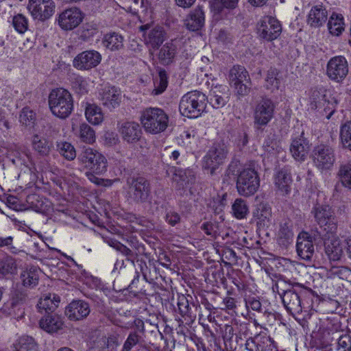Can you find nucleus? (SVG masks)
<instances>
[{
	"mask_svg": "<svg viewBox=\"0 0 351 351\" xmlns=\"http://www.w3.org/2000/svg\"><path fill=\"white\" fill-rule=\"evenodd\" d=\"M125 189L128 200L135 204L147 202L151 195L149 182L139 175L127 177Z\"/></svg>",
	"mask_w": 351,
	"mask_h": 351,
	"instance_id": "f257e3e1",
	"label": "nucleus"
},
{
	"mask_svg": "<svg viewBox=\"0 0 351 351\" xmlns=\"http://www.w3.org/2000/svg\"><path fill=\"white\" fill-rule=\"evenodd\" d=\"M309 108L317 110L322 116L329 119L335 111L337 101L332 97L330 93L324 87H315L311 90L309 95Z\"/></svg>",
	"mask_w": 351,
	"mask_h": 351,
	"instance_id": "f03ea898",
	"label": "nucleus"
},
{
	"mask_svg": "<svg viewBox=\"0 0 351 351\" xmlns=\"http://www.w3.org/2000/svg\"><path fill=\"white\" fill-rule=\"evenodd\" d=\"M49 106L54 116L64 119L73 110V97L66 89H53L49 95Z\"/></svg>",
	"mask_w": 351,
	"mask_h": 351,
	"instance_id": "7ed1b4c3",
	"label": "nucleus"
},
{
	"mask_svg": "<svg viewBox=\"0 0 351 351\" xmlns=\"http://www.w3.org/2000/svg\"><path fill=\"white\" fill-rule=\"evenodd\" d=\"M141 122L146 132L158 134L167 129L169 116L161 108H147L141 112Z\"/></svg>",
	"mask_w": 351,
	"mask_h": 351,
	"instance_id": "20e7f679",
	"label": "nucleus"
},
{
	"mask_svg": "<svg viewBox=\"0 0 351 351\" xmlns=\"http://www.w3.org/2000/svg\"><path fill=\"white\" fill-rule=\"evenodd\" d=\"M77 161L86 169L96 175H102L107 171L108 161L106 157L91 147H84L77 156Z\"/></svg>",
	"mask_w": 351,
	"mask_h": 351,
	"instance_id": "39448f33",
	"label": "nucleus"
},
{
	"mask_svg": "<svg viewBox=\"0 0 351 351\" xmlns=\"http://www.w3.org/2000/svg\"><path fill=\"white\" fill-rule=\"evenodd\" d=\"M206 97L199 91H192L185 94L179 105L180 113L185 117L196 118L206 108Z\"/></svg>",
	"mask_w": 351,
	"mask_h": 351,
	"instance_id": "423d86ee",
	"label": "nucleus"
},
{
	"mask_svg": "<svg viewBox=\"0 0 351 351\" xmlns=\"http://www.w3.org/2000/svg\"><path fill=\"white\" fill-rule=\"evenodd\" d=\"M228 154V149L224 143H214L203 158V169L207 173L213 176L217 169L223 163Z\"/></svg>",
	"mask_w": 351,
	"mask_h": 351,
	"instance_id": "0eeeda50",
	"label": "nucleus"
},
{
	"mask_svg": "<svg viewBox=\"0 0 351 351\" xmlns=\"http://www.w3.org/2000/svg\"><path fill=\"white\" fill-rule=\"evenodd\" d=\"M228 80L238 95L245 96L250 93L251 80L243 66L234 65L229 71Z\"/></svg>",
	"mask_w": 351,
	"mask_h": 351,
	"instance_id": "6e6552de",
	"label": "nucleus"
},
{
	"mask_svg": "<svg viewBox=\"0 0 351 351\" xmlns=\"http://www.w3.org/2000/svg\"><path fill=\"white\" fill-rule=\"evenodd\" d=\"M259 186V178L254 169H245L239 174L237 189L240 195L245 197L251 196L257 191Z\"/></svg>",
	"mask_w": 351,
	"mask_h": 351,
	"instance_id": "1a4fd4ad",
	"label": "nucleus"
},
{
	"mask_svg": "<svg viewBox=\"0 0 351 351\" xmlns=\"http://www.w3.org/2000/svg\"><path fill=\"white\" fill-rule=\"evenodd\" d=\"M256 30L259 38L270 42L281 34L282 25L276 18L266 16L257 23Z\"/></svg>",
	"mask_w": 351,
	"mask_h": 351,
	"instance_id": "9d476101",
	"label": "nucleus"
},
{
	"mask_svg": "<svg viewBox=\"0 0 351 351\" xmlns=\"http://www.w3.org/2000/svg\"><path fill=\"white\" fill-rule=\"evenodd\" d=\"M142 32L145 44L153 49H158L167 38V33L162 27L156 25L152 27L146 23L139 27Z\"/></svg>",
	"mask_w": 351,
	"mask_h": 351,
	"instance_id": "9b49d317",
	"label": "nucleus"
},
{
	"mask_svg": "<svg viewBox=\"0 0 351 351\" xmlns=\"http://www.w3.org/2000/svg\"><path fill=\"white\" fill-rule=\"evenodd\" d=\"M348 71V63L343 56H335L328 62L326 75L334 82H341L346 77Z\"/></svg>",
	"mask_w": 351,
	"mask_h": 351,
	"instance_id": "f8f14e48",
	"label": "nucleus"
},
{
	"mask_svg": "<svg viewBox=\"0 0 351 351\" xmlns=\"http://www.w3.org/2000/svg\"><path fill=\"white\" fill-rule=\"evenodd\" d=\"M82 12L76 7L70 8L60 12L56 19L60 27L65 31L73 30L83 21Z\"/></svg>",
	"mask_w": 351,
	"mask_h": 351,
	"instance_id": "ddd939ff",
	"label": "nucleus"
},
{
	"mask_svg": "<svg viewBox=\"0 0 351 351\" xmlns=\"http://www.w3.org/2000/svg\"><path fill=\"white\" fill-rule=\"evenodd\" d=\"M313 160L320 169H330L335 160V150L328 145L321 144L314 148Z\"/></svg>",
	"mask_w": 351,
	"mask_h": 351,
	"instance_id": "4468645a",
	"label": "nucleus"
},
{
	"mask_svg": "<svg viewBox=\"0 0 351 351\" xmlns=\"http://www.w3.org/2000/svg\"><path fill=\"white\" fill-rule=\"evenodd\" d=\"M55 6L53 0H29L27 8L35 19L45 21L53 15Z\"/></svg>",
	"mask_w": 351,
	"mask_h": 351,
	"instance_id": "2eb2a0df",
	"label": "nucleus"
},
{
	"mask_svg": "<svg viewBox=\"0 0 351 351\" xmlns=\"http://www.w3.org/2000/svg\"><path fill=\"white\" fill-rule=\"evenodd\" d=\"M315 221L320 226L324 227L325 230L332 231L336 228V219L330 206L316 204L312 209Z\"/></svg>",
	"mask_w": 351,
	"mask_h": 351,
	"instance_id": "dca6fc26",
	"label": "nucleus"
},
{
	"mask_svg": "<svg viewBox=\"0 0 351 351\" xmlns=\"http://www.w3.org/2000/svg\"><path fill=\"white\" fill-rule=\"evenodd\" d=\"M274 104L270 99L262 98L254 109V123L261 126L267 125L274 116Z\"/></svg>",
	"mask_w": 351,
	"mask_h": 351,
	"instance_id": "f3484780",
	"label": "nucleus"
},
{
	"mask_svg": "<svg viewBox=\"0 0 351 351\" xmlns=\"http://www.w3.org/2000/svg\"><path fill=\"white\" fill-rule=\"evenodd\" d=\"M275 287L282 300L285 307L290 314L295 315L302 313V307L301 299L298 293L293 289H281L282 292H280L279 291V285L278 283L276 284Z\"/></svg>",
	"mask_w": 351,
	"mask_h": 351,
	"instance_id": "a211bd4d",
	"label": "nucleus"
},
{
	"mask_svg": "<svg viewBox=\"0 0 351 351\" xmlns=\"http://www.w3.org/2000/svg\"><path fill=\"white\" fill-rule=\"evenodd\" d=\"M101 60V54L95 50L84 51L79 53L73 61V66L79 70H90L96 67Z\"/></svg>",
	"mask_w": 351,
	"mask_h": 351,
	"instance_id": "6ab92c4d",
	"label": "nucleus"
},
{
	"mask_svg": "<svg viewBox=\"0 0 351 351\" xmlns=\"http://www.w3.org/2000/svg\"><path fill=\"white\" fill-rule=\"evenodd\" d=\"M89 304L83 300H73L66 308L65 315L71 321H80L90 313Z\"/></svg>",
	"mask_w": 351,
	"mask_h": 351,
	"instance_id": "aec40b11",
	"label": "nucleus"
},
{
	"mask_svg": "<svg viewBox=\"0 0 351 351\" xmlns=\"http://www.w3.org/2000/svg\"><path fill=\"white\" fill-rule=\"evenodd\" d=\"M296 250L298 256L303 260L311 261L315 247L311 237L306 232L300 233L298 237Z\"/></svg>",
	"mask_w": 351,
	"mask_h": 351,
	"instance_id": "412c9836",
	"label": "nucleus"
},
{
	"mask_svg": "<svg viewBox=\"0 0 351 351\" xmlns=\"http://www.w3.org/2000/svg\"><path fill=\"white\" fill-rule=\"evenodd\" d=\"M102 105L110 110L119 106L121 101V94L114 86H106L100 94Z\"/></svg>",
	"mask_w": 351,
	"mask_h": 351,
	"instance_id": "4be33fe9",
	"label": "nucleus"
},
{
	"mask_svg": "<svg viewBox=\"0 0 351 351\" xmlns=\"http://www.w3.org/2000/svg\"><path fill=\"white\" fill-rule=\"evenodd\" d=\"M310 151L309 141L303 136V133L293 139L290 145V152L292 156L298 161H304Z\"/></svg>",
	"mask_w": 351,
	"mask_h": 351,
	"instance_id": "5701e85b",
	"label": "nucleus"
},
{
	"mask_svg": "<svg viewBox=\"0 0 351 351\" xmlns=\"http://www.w3.org/2000/svg\"><path fill=\"white\" fill-rule=\"evenodd\" d=\"M134 323L137 328L131 332L125 341L121 351H130L134 346L142 345L144 342V326L143 322L140 320H135Z\"/></svg>",
	"mask_w": 351,
	"mask_h": 351,
	"instance_id": "b1692460",
	"label": "nucleus"
},
{
	"mask_svg": "<svg viewBox=\"0 0 351 351\" xmlns=\"http://www.w3.org/2000/svg\"><path fill=\"white\" fill-rule=\"evenodd\" d=\"M178 310L182 317V323H192L196 318L197 306L194 304H190L184 295L179 296L178 298Z\"/></svg>",
	"mask_w": 351,
	"mask_h": 351,
	"instance_id": "393cba45",
	"label": "nucleus"
},
{
	"mask_svg": "<svg viewBox=\"0 0 351 351\" xmlns=\"http://www.w3.org/2000/svg\"><path fill=\"white\" fill-rule=\"evenodd\" d=\"M204 12L201 6H197L191 11L184 20L186 27L193 32L201 29L204 27Z\"/></svg>",
	"mask_w": 351,
	"mask_h": 351,
	"instance_id": "a878e982",
	"label": "nucleus"
},
{
	"mask_svg": "<svg viewBox=\"0 0 351 351\" xmlns=\"http://www.w3.org/2000/svg\"><path fill=\"white\" fill-rule=\"evenodd\" d=\"M119 132L123 139L128 143H134L138 141L142 134L139 124L133 121L123 123Z\"/></svg>",
	"mask_w": 351,
	"mask_h": 351,
	"instance_id": "bb28decb",
	"label": "nucleus"
},
{
	"mask_svg": "<svg viewBox=\"0 0 351 351\" xmlns=\"http://www.w3.org/2000/svg\"><path fill=\"white\" fill-rule=\"evenodd\" d=\"M208 99L213 108L217 109L222 108L228 100V87L224 85L213 87L210 91Z\"/></svg>",
	"mask_w": 351,
	"mask_h": 351,
	"instance_id": "cd10ccee",
	"label": "nucleus"
},
{
	"mask_svg": "<svg viewBox=\"0 0 351 351\" xmlns=\"http://www.w3.org/2000/svg\"><path fill=\"white\" fill-rule=\"evenodd\" d=\"M328 19V12L322 5L313 6L308 12L307 23L312 27L322 26Z\"/></svg>",
	"mask_w": 351,
	"mask_h": 351,
	"instance_id": "c85d7f7f",
	"label": "nucleus"
},
{
	"mask_svg": "<svg viewBox=\"0 0 351 351\" xmlns=\"http://www.w3.org/2000/svg\"><path fill=\"white\" fill-rule=\"evenodd\" d=\"M169 172L172 173V180L179 190L184 189L194 180V176L191 170L171 167L169 169Z\"/></svg>",
	"mask_w": 351,
	"mask_h": 351,
	"instance_id": "c756f323",
	"label": "nucleus"
},
{
	"mask_svg": "<svg viewBox=\"0 0 351 351\" xmlns=\"http://www.w3.org/2000/svg\"><path fill=\"white\" fill-rule=\"evenodd\" d=\"M60 302V297L54 293L43 295L37 304V308L40 313H52L58 306Z\"/></svg>",
	"mask_w": 351,
	"mask_h": 351,
	"instance_id": "7c9ffc66",
	"label": "nucleus"
},
{
	"mask_svg": "<svg viewBox=\"0 0 351 351\" xmlns=\"http://www.w3.org/2000/svg\"><path fill=\"white\" fill-rule=\"evenodd\" d=\"M274 183L281 195L289 194L292 183L291 172L287 169H282L276 175Z\"/></svg>",
	"mask_w": 351,
	"mask_h": 351,
	"instance_id": "2f4dec72",
	"label": "nucleus"
},
{
	"mask_svg": "<svg viewBox=\"0 0 351 351\" xmlns=\"http://www.w3.org/2000/svg\"><path fill=\"white\" fill-rule=\"evenodd\" d=\"M177 46L173 40L167 42L158 53V59L161 64L169 65L172 63L177 53Z\"/></svg>",
	"mask_w": 351,
	"mask_h": 351,
	"instance_id": "473e14b6",
	"label": "nucleus"
},
{
	"mask_svg": "<svg viewBox=\"0 0 351 351\" xmlns=\"http://www.w3.org/2000/svg\"><path fill=\"white\" fill-rule=\"evenodd\" d=\"M40 269L36 266L30 265L25 268L20 275L23 285L32 288L38 283Z\"/></svg>",
	"mask_w": 351,
	"mask_h": 351,
	"instance_id": "72a5a7b5",
	"label": "nucleus"
},
{
	"mask_svg": "<svg viewBox=\"0 0 351 351\" xmlns=\"http://www.w3.org/2000/svg\"><path fill=\"white\" fill-rule=\"evenodd\" d=\"M62 322L60 317L56 314H47L40 319V327L47 332H54L60 329L62 326Z\"/></svg>",
	"mask_w": 351,
	"mask_h": 351,
	"instance_id": "f704fd0d",
	"label": "nucleus"
},
{
	"mask_svg": "<svg viewBox=\"0 0 351 351\" xmlns=\"http://www.w3.org/2000/svg\"><path fill=\"white\" fill-rule=\"evenodd\" d=\"M254 217L260 226H268L271 218V208L267 204H259L254 212Z\"/></svg>",
	"mask_w": 351,
	"mask_h": 351,
	"instance_id": "c9c22d12",
	"label": "nucleus"
},
{
	"mask_svg": "<svg viewBox=\"0 0 351 351\" xmlns=\"http://www.w3.org/2000/svg\"><path fill=\"white\" fill-rule=\"evenodd\" d=\"M293 237L294 233L293 232L292 225L287 222L280 224L278 234L279 244L283 246H287L293 242Z\"/></svg>",
	"mask_w": 351,
	"mask_h": 351,
	"instance_id": "e433bc0d",
	"label": "nucleus"
},
{
	"mask_svg": "<svg viewBox=\"0 0 351 351\" xmlns=\"http://www.w3.org/2000/svg\"><path fill=\"white\" fill-rule=\"evenodd\" d=\"M33 149L40 155L47 156L52 147V143L44 137L34 135L32 139Z\"/></svg>",
	"mask_w": 351,
	"mask_h": 351,
	"instance_id": "4c0bfd02",
	"label": "nucleus"
},
{
	"mask_svg": "<svg viewBox=\"0 0 351 351\" xmlns=\"http://www.w3.org/2000/svg\"><path fill=\"white\" fill-rule=\"evenodd\" d=\"M88 121L93 125H99L104 119L101 108L95 104H88L85 110Z\"/></svg>",
	"mask_w": 351,
	"mask_h": 351,
	"instance_id": "58836bf2",
	"label": "nucleus"
},
{
	"mask_svg": "<svg viewBox=\"0 0 351 351\" xmlns=\"http://www.w3.org/2000/svg\"><path fill=\"white\" fill-rule=\"evenodd\" d=\"M104 46L112 50H118L123 46V38L120 34L113 32L107 34L104 38Z\"/></svg>",
	"mask_w": 351,
	"mask_h": 351,
	"instance_id": "ea45409f",
	"label": "nucleus"
},
{
	"mask_svg": "<svg viewBox=\"0 0 351 351\" xmlns=\"http://www.w3.org/2000/svg\"><path fill=\"white\" fill-rule=\"evenodd\" d=\"M343 25L342 15L333 13L328 20V30L331 34L339 36L344 29Z\"/></svg>",
	"mask_w": 351,
	"mask_h": 351,
	"instance_id": "a19ab883",
	"label": "nucleus"
},
{
	"mask_svg": "<svg viewBox=\"0 0 351 351\" xmlns=\"http://www.w3.org/2000/svg\"><path fill=\"white\" fill-rule=\"evenodd\" d=\"M16 263L13 258L8 256L0 260V278L14 274L16 271Z\"/></svg>",
	"mask_w": 351,
	"mask_h": 351,
	"instance_id": "79ce46f5",
	"label": "nucleus"
},
{
	"mask_svg": "<svg viewBox=\"0 0 351 351\" xmlns=\"http://www.w3.org/2000/svg\"><path fill=\"white\" fill-rule=\"evenodd\" d=\"M36 343L32 337L23 336L14 344V351H34Z\"/></svg>",
	"mask_w": 351,
	"mask_h": 351,
	"instance_id": "37998d69",
	"label": "nucleus"
},
{
	"mask_svg": "<svg viewBox=\"0 0 351 351\" xmlns=\"http://www.w3.org/2000/svg\"><path fill=\"white\" fill-rule=\"evenodd\" d=\"M168 85V77L165 70H160L158 76L154 80V89L152 93L154 95H160L167 88Z\"/></svg>",
	"mask_w": 351,
	"mask_h": 351,
	"instance_id": "c03bdc74",
	"label": "nucleus"
},
{
	"mask_svg": "<svg viewBox=\"0 0 351 351\" xmlns=\"http://www.w3.org/2000/svg\"><path fill=\"white\" fill-rule=\"evenodd\" d=\"M59 153L66 160H73L76 157V151L71 143L66 141H60L57 143Z\"/></svg>",
	"mask_w": 351,
	"mask_h": 351,
	"instance_id": "a18cd8bd",
	"label": "nucleus"
},
{
	"mask_svg": "<svg viewBox=\"0 0 351 351\" xmlns=\"http://www.w3.org/2000/svg\"><path fill=\"white\" fill-rule=\"evenodd\" d=\"M80 140L87 144H93L95 141V133L93 128L86 123H82L79 129Z\"/></svg>",
	"mask_w": 351,
	"mask_h": 351,
	"instance_id": "49530a36",
	"label": "nucleus"
},
{
	"mask_svg": "<svg viewBox=\"0 0 351 351\" xmlns=\"http://www.w3.org/2000/svg\"><path fill=\"white\" fill-rule=\"evenodd\" d=\"M339 178L341 184L348 189H351V164L348 163L340 166L338 172Z\"/></svg>",
	"mask_w": 351,
	"mask_h": 351,
	"instance_id": "de8ad7c7",
	"label": "nucleus"
},
{
	"mask_svg": "<svg viewBox=\"0 0 351 351\" xmlns=\"http://www.w3.org/2000/svg\"><path fill=\"white\" fill-rule=\"evenodd\" d=\"M278 71L276 69H270L267 71V77L265 79V86L267 89L274 91L278 90L280 86V80L278 77Z\"/></svg>",
	"mask_w": 351,
	"mask_h": 351,
	"instance_id": "09e8293b",
	"label": "nucleus"
},
{
	"mask_svg": "<svg viewBox=\"0 0 351 351\" xmlns=\"http://www.w3.org/2000/svg\"><path fill=\"white\" fill-rule=\"evenodd\" d=\"M340 137L343 147L351 151V121L341 126Z\"/></svg>",
	"mask_w": 351,
	"mask_h": 351,
	"instance_id": "8fccbe9b",
	"label": "nucleus"
},
{
	"mask_svg": "<svg viewBox=\"0 0 351 351\" xmlns=\"http://www.w3.org/2000/svg\"><path fill=\"white\" fill-rule=\"evenodd\" d=\"M234 215L237 219L245 217L248 213V207L245 202L242 199H237L232 206Z\"/></svg>",
	"mask_w": 351,
	"mask_h": 351,
	"instance_id": "3c124183",
	"label": "nucleus"
},
{
	"mask_svg": "<svg viewBox=\"0 0 351 351\" xmlns=\"http://www.w3.org/2000/svg\"><path fill=\"white\" fill-rule=\"evenodd\" d=\"M19 120L23 125L32 127L35 121V113L29 108H23L20 114Z\"/></svg>",
	"mask_w": 351,
	"mask_h": 351,
	"instance_id": "603ef678",
	"label": "nucleus"
},
{
	"mask_svg": "<svg viewBox=\"0 0 351 351\" xmlns=\"http://www.w3.org/2000/svg\"><path fill=\"white\" fill-rule=\"evenodd\" d=\"M12 24L14 29L21 34L24 33L27 29V21L22 14H18L14 16Z\"/></svg>",
	"mask_w": 351,
	"mask_h": 351,
	"instance_id": "864d4df0",
	"label": "nucleus"
},
{
	"mask_svg": "<svg viewBox=\"0 0 351 351\" xmlns=\"http://www.w3.org/2000/svg\"><path fill=\"white\" fill-rule=\"evenodd\" d=\"M337 351H351V336L345 334L339 337L337 345Z\"/></svg>",
	"mask_w": 351,
	"mask_h": 351,
	"instance_id": "5fc2aeb1",
	"label": "nucleus"
},
{
	"mask_svg": "<svg viewBox=\"0 0 351 351\" xmlns=\"http://www.w3.org/2000/svg\"><path fill=\"white\" fill-rule=\"evenodd\" d=\"M165 219L166 222L171 226H175L176 224L179 223L181 220L180 214L171 208L166 210Z\"/></svg>",
	"mask_w": 351,
	"mask_h": 351,
	"instance_id": "6e6d98bb",
	"label": "nucleus"
},
{
	"mask_svg": "<svg viewBox=\"0 0 351 351\" xmlns=\"http://www.w3.org/2000/svg\"><path fill=\"white\" fill-rule=\"evenodd\" d=\"M245 306L247 308H251L257 312H261V303L255 298H249L245 300Z\"/></svg>",
	"mask_w": 351,
	"mask_h": 351,
	"instance_id": "4d7b16f0",
	"label": "nucleus"
},
{
	"mask_svg": "<svg viewBox=\"0 0 351 351\" xmlns=\"http://www.w3.org/2000/svg\"><path fill=\"white\" fill-rule=\"evenodd\" d=\"M13 238L12 237H0V247H7L12 253H16V247L12 245Z\"/></svg>",
	"mask_w": 351,
	"mask_h": 351,
	"instance_id": "13d9d810",
	"label": "nucleus"
},
{
	"mask_svg": "<svg viewBox=\"0 0 351 351\" xmlns=\"http://www.w3.org/2000/svg\"><path fill=\"white\" fill-rule=\"evenodd\" d=\"M10 128V123L5 118L4 112L0 109V130L2 132H6L9 130Z\"/></svg>",
	"mask_w": 351,
	"mask_h": 351,
	"instance_id": "bf43d9fd",
	"label": "nucleus"
},
{
	"mask_svg": "<svg viewBox=\"0 0 351 351\" xmlns=\"http://www.w3.org/2000/svg\"><path fill=\"white\" fill-rule=\"evenodd\" d=\"M73 86L76 88L79 87L80 90H85L86 81L82 77L77 76L73 82Z\"/></svg>",
	"mask_w": 351,
	"mask_h": 351,
	"instance_id": "052dcab7",
	"label": "nucleus"
},
{
	"mask_svg": "<svg viewBox=\"0 0 351 351\" xmlns=\"http://www.w3.org/2000/svg\"><path fill=\"white\" fill-rule=\"evenodd\" d=\"M211 8L216 12H221L223 8H225L223 4V0H213V1L211 2Z\"/></svg>",
	"mask_w": 351,
	"mask_h": 351,
	"instance_id": "680f3d73",
	"label": "nucleus"
},
{
	"mask_svg": "<svg viewBox=\"0 0 351 351\" xmlns=\"http://www.w3.org/2000/svg\"><path fill=\"white\" fill-rule=\"evenodd\" d=\"M223 303L226 309L232 310L236 308L235 300L231 297H226L223 300Z\"/></svg>",
	"mask_w": 351,
	"mask_h": 351,
	"instance_id": "e2e57ef3",
	"label": "nucleus"
},
{
	"mask_svg": "<svg viewBox=\"0 0 351 351\" xmlns=\"http://www.w3.org/2000/svg\"><path fill=\"white\" fill-rule=\"evenodd\" d=\"M234 335V329L230 325H225L224 326V334L223 339L227 340H230Z\"/></svg>",
	"mask_w": 351,
	"mask_h": 351,
	"instance_id": "0e129e2a",
	"label": "nucleus"
},
{
	"mask_svg": "<svg viewBox=\"0 0 351 351\" xmlns=\"http://www.w3.org/2000/svg\"><path fill=\"white\" fill-rule=\"evenodd\" d=\"M196 0H175L176 3L182 8H191Z\"/></svg>",
	"mask_w": 351,
	"mask_h": 351,
	"instance_id": "69168bd1",
	"label": "nucleus"
},
{
	"mask_svg": "<svg viewBox=\"0 0 351 351\" xmlns=\"http://www.w3.org/2000/svg\"><path fill=\"white\" fill-rule=\"evenodd\" d=\"M121 249L122 250H121L120 252L123 255L125 256L128 261H133V258H134V254L132 252V251L125 245H124L123 247H122Z\"/></svg>",
	"mask_w": 351,
	"mask_h": 351,
	"instance_id": "338daca9",
	"label": "nucleus"
},
{
	"mask_svg": "<svg viewBox=\"0 0 351 351\" xmlns=\"http://www.w3.org/2000/svg\"><path fill=\"white\" fill-rule=\"evenodd\" d=\"M26 295L23 293H16L12 298V304L16 305L25 300Z\"/></svg>",
	"mask_w": 351,
	"mask_h": 351,
	"instance_id": "774afa93",
	"label": "nucleus"
}]
</instances>
